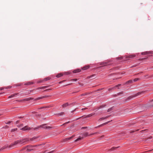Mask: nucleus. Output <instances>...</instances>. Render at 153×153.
<instances>
[{
  "label": "nucleus",
  "instance_id": "obj_1",
  "mask_svg": "<svg viewBox=\"0 0 153 153\" xmlns=\"http://www.w3.org/2000/svg\"><path fill=\"white\" fill-rule=\"evenodd\" d=\"M29 141V138H22L12 143L9 146V147L14 148L18 146L25 145Z\"/></svg>",
  "mask_w": 153,
  "mask_h": 153
},
{
  "label": "nucleus",
  "instance_id": "obj_2",
  "mask_svg": "<svg viewBox=\"0 0 153 153\" xmlns=\"http://www.w3.org/2000/svg\"><path fill=\"white\" fill-rule=\"evenodd\" d=\"M95 134L94 133H92L91 134H88V133L87 132H85V133H84L82 134V136H80L79 137L76 139L75 141V142H77L79 140H82L84 138L88 137L89 136H91L92 135H93L94 134Z\"/></svg>",
  "mask_w": 153,
  "mask_h": 153
},
{
  "label": "nucleus",
  "instance_id": "obj_3",
  "mask_svg": "<svg viewBox=\"0 0 153 153\" xmlns=\"http://www.w3.org/2000/svg\"><path fill=\"white\" fill-rule=\"evenodd\" d=\"M32 148L33 147L31 145H28L25 147L23 149V150H25L27 152H28L33 149Z\"/></svg>",
  "mask_w": 153,
  "mask_h": 153
},
{
  "label": "nucleus",
  "instance_id": "obj_4",
  "mask_svg": "<svg viewBox=\"0 0 153 153\" xmlns=\"http://www.w3.org/2000/svg\"><path fill=\"white\" fill-rule=\"evenodd\" d=\"M142 93H143V92H139L134 95L130 96L128 97L127 98V100H130L134 97H137L138 95H140Z\"/></svg>",
  "mask_w": 153,
  "mask_h": 153
},
{
  "label": "nucleus",
  "instance_id": "obj_5",
  "mask_svg": "<svg viewBox=\"0 0 153 153\" xmlns=\"http://www.w3.org/2000/svg\"><path fill=\"white\" fill-rule=\"evenodd\" d=\"M153 106V99L149 102L146 104L145 105V107H151Z\"/></svg>",
  "mask_w": 153,
  "mask_h": 153
},
{
  "label": "nucleus",
  "instance_id": "obj_6",
  "mask_svg": "<svg viewBox=\"0 0 153 153\" xmlns=\"http://www.w3.org/2000/svg\"><path fill=\"white\" fill-rule=\"evenodd\" d=\"M38 137H33L31 138H29V141H37V140H36V139L38 138Z\"/></svg>",
  "mask_w": 153,
  "mask_h": 153
},
{
  "label": "nucleus",
  "instance_id": "obj_7",
  "mask_svg": "<svg viewBox=\"0 0 153 153\" xmlns=\"http://www.w3.org/2000/svg\"><path fill=\"white\" fill-rule=\"evenodd\" d=\"M48 86H42L36 89V90H40V89H44L48 87Z\"/></svg>",
  "mask_w": 153,
  "mask_h": 153
},
{
  "label": "nucleus",
  "instance_id": "obj_8",
  "mask_svg": "<svg viewBox=\"0 0 153 153\" xmlns=\"http://www.w3.org/2000/svg\"><path fill=\"white\" fill-rule=\"evenodd\" d=\"M46 124H43L42 125H41L40 126V127L44 128H52L51 127H50L49 126H45Z\"/></svg>",
  "mask_w": 153,
  "mask_h": 153
},
{
  "label": "nucleus",
  "instance_id": "obj_9",
  "mask_svg": "<svg viewBox=\"0 0 153 153\" xmlns=\"http://www.w3.org/2000/svg\"><path fill=\"white\" fill-rule=\"evenodd\" d=\"M109 117V116H106V117H102V118L99 119L98 120V121H101L102 120H104L105 119H107Z\"/></svg>",
  "mask_w": 153,
  "mask_h": 153
},
{
  "label": "nucleus",
  "instance_id": "obj_10",
  "mask_svg": "<svg viewBox=\"0 0 153 153\" xmlns=\"http://www.w3.org/2000/svg\"><path fill=\"white\" fill-rule=\"evenodd\" d=\"M30 128H28L27 127V126H25V127H23L22 129L23 130H30Z\"/></svg>",
  "mask_w": 153,
  "mask_h": 153
},
{
  "label": "nucleus",
  "instance_id": "obj_11",
  "mask_svg": "<svg viewBox=\"0 0 153 153\" xmlns=\"http://www.w3.org/2000/svg\"><path fill=\"white\" fill-rule=\"evenodd\" d=\"M81 71V69H77L74 70L73 71V72L74 73H76L80 72Z\"/></svg>",
  "mask_w": 153,
  "mask_h": 153
},
{
  "label": "nucleus",
  "instance_id": "obj_12",
  "mask_svg": "<svg viewBox=\"0 0 153 153\" xmlns=\"http://www.w3.org/2000/svg\"><path fill=\"white\" fill-rule=\"evenodd\" d=\"M95 74H93L90 76H88L87 77V78L88 79H93V78L94 77H95Z\"/></svg>",
  "mask_w": 153,
  "mask_h": 153
},
{
  "label": "nucleus",
  "instance_id": "obj_13",
  "mask_svg": "<svg viewBox=\"0 0 153 153\" xmlns=\"http://www.w3.org/2000/svg\"><path fill=\"white\" fill-rule=\"evenodd\" d=\"M111 122V121H108L107 122H106V123H103L102 124H101L100 125H99V126H98V127H100L101 126H104V125H105L106 124H107L108 123H109V122Z\"/></svg>",
  "mask_w": 153,
  "mask_h": 153
},
{
  "label": "nucleus",
  "instance_id": "obj_14",
  "mask_svg": "<svg viewBox=\"0 0 153 153\" xmlns=\"http://www.w3.org/2000/svg\"><path fill=\"white\" fill-rule=\"evenodd\" d=\"M49 97L48 96L45 95V96H43L42 97H39L37 98V99L39 100V99H42L43 98H45V97Z\"/></svg>",
  "mask_w": 153,
  "mask_h": 153
},
{
  "label": "nucleus",
  "instance_id": "obj_15",
  "mask_svg": "<svg viewBox=\"0 0 153 153\" xmlns=\"http://www.w3.org/2000/svg\"><path fill=\"white\" fill-rule=\"evenodd\" d=\"M33 84V82H27L25 83L24 85H28L32 84Z\"/></svg>",
  "mask_w": 153,
  "mask_h": 153
},
{
  "label": "nucleus",
  "instance_id": "obj_16",
  "mask_svg": "<svg viewBox=\"0 0 153 153\" xmlns=\"http://www.w3.org/2000/svg\"><path fill=\"white\" fill-rule=\"evenodd\" d=\"M89 68V66L88 65H87L85 66L82 68V69L83 70H85L88 69Z\"/></svg>",
  "mask_w": 153,
  "mask_h": 153
},
{
  "label": "nucleus",
  "instance_id": "obj_17",
  "mask_svg": "<svg viewBox=\"0 0 153 153\" xmlns=\"http://www.w3.org/2000/svg\"><path fill=\"white\" fill-rule=\"evenodd\" d=\"M121 85V84H119L118 85H115L114 87L112 88V89H115L116 88H119L118 87L120 86Z\"/></svg>",
  "mask_w": 153,
  "mask_h": 153
},
{
  "label": "nucleus",
  "instance_id": "obj_18",
  "mask_svg": "<svg viewBox=\"0 0 153 153\" xmlns=\"http://www.w3.org/2000/svg\"><path fill=\"white\" fill-rule=\"evenodd\" d=\"M133 82V81L132 80H130L128 81L126 83V84H129L132 83Z\"/></svg>",
  "mask_w": 153,
  "mask_h": 153
},
{
  "label": "nucleus",
  "instance_id": "obj_19",
  "mask_svg": "<svg viewBox=\"0 0 153 153\" xmlns=\"http://www.w3.org/2000/svg\"><path fill=\"white\" fill-rule=\"evenodd\" d=\"M17 95V93H15L14 94H12L11 95L9 96L8 97V98H11L12 97H14L15 95Z\"/></svg>",
  "mask_w": 153,
  "mask_h": 153
},
{
  "label": "nucleus",
  "instance_id": "obj_20",
  "mask_svg": "<svg viewBox=\"0 0 153 153\" xmlns=\"http://www.w3.org/2000/svg\"><path fill=\"white\" fill-rule=\"evenodd\" d=\"M63 76V74L61 73H60L56 75V77L58 78L60 77Z\"/></svg>",
  "mask_w": 153,
  "mask_h": 153
},
{
  "label": "nucleus",
  "instance_id": "obj_21",
  "mask_svg": "<svg viewBox=\"0 0 153 153\" xmlns=\"http://www.w3.org/2000/svg\"><path fill=\"white\" fill-rule=\"evenodd\" d=\"M50 107V106H43V107H41L38 108V110H39V109H42V108H49Z\"/></svg>",
  "mask_w": 153,
  "mask_h": 153
},
{
  "label": "nucleus",
  "instance_id": "obj_22",
  "mask_svg": "<svg viewBox=\"0 0 153 153\" xmlns=\"http://www.w3.org/2000/svg\"><path fill=\"white\" fill-rule=\"evenodd\" d=\"M50 79L51 78L50 77H48L44 78V79H43V80H44V81H47L50 80Z\"/></svg>",
  "mask_w": 153,
  "mask_h": 153
},
{
  "label": "nucleus",
  "instance_id": "obj_23",
  "mask_svg": "<svg viewBox=\"0 0 153 153\" xmlns=\"http://www.w3.org/2000/svg\"><path fill=\"white\" fill-rule=\"evenodd\" d=\"M120 146H118V147H112L111 149H110V151H111L112 150H114L115 149H117V148H118Z\"/></svg>",
  "mask_w": 153,
  "mask_h": 153
},
{
  "label": "nucleus",
  "instance_id": "obj_24",
  "mask_svg": "<svg viewBox=\"0 0 153 153\" xmlns=\"http://www.w3.org/2000/svg\"><path fill=\"white\" fill-rule=\"evenodd\" d=\"M144 55H145V54H149L151 53V52H150L146 51V52H144Z\"/></svg>",
  "mask_w": 153,
  "mask_h": 153
},
{
  "label": "nucleus",
  "instance_id": "obj_25",
  "mask_svg": "<svg viewBox=\"0 0 153 153\" xmlns=\"http://www.w3.org/2000/svg\"><path fill=\"white\" fill-rule=\"evenodd\" d=\"M68 103H67L63 104L62 105V106L64 107H66V106H68Z\"/></svg>",
  "mask_w": 153,
  "mask_h": 153
},
{
  "label": "nucleus",
  "instance_id": "obj_26",
  "mask_svg": "<svg viewBox=\"0 0 153 153\" xmlns=\"http://www.w3.org/2000/svg\"><path fill=\"white\" fill-rule=\"evenodd\" d=\"M135 56V55H130L129 56V57L130 58H133Z\"/></svg>",
  "mask_w": 153,
  "mask_h": 153
},
{
  "label": "nucleus",
  "instance_id": "obj_27",
  "mask_svg": "<svg viewBox=\"0 0 153 153\" xmlns=\"http://www.w3.org/2000/svg\"><path fill=\"white\" fill-rule=\"evenodd\" d=\"M139 79H140L139 78H135L133 80V81L134 82H136V81L139 80Z\"/></svg>",
  "mask_w": 153,
  "mask_h": 153
},
{
  "label": "nucleus",
  "instance_id": "obj_28",
  "mask_svg": "<svg viewBox=\"0 0 153 153\" xmlns=\"http://www.w3.org/2000/svg\"><path fill=\"white\" fill-rule=\"evenodd\" d=\"M64 114V113L63 112H61V113H59L58 114L59 115V116H61V115H63Z\"/></svg>",
  "mask_w": 153,
  "mask_h": 153
},
{
  "label": "nucleus",
  "instance_id": "obj_29",
  "mask_svg": "<svg viewBox=\"0 0 153 153\" xmlns=\"http://www.w3.org/2000/svg\"><path fill=\"white\" fill-rule=\"evenodd\" d=\"M105 106V105H102L101 106H100V107H99L98 108V109H99L101 108H103V107H104Z\"/></svg>",
  "mask_w": 153,
  "mask_h": 153
},
{
  "label": "nucleus",
  "instance_id": "obj_30",
  "mask_svg": "<svg viewBox=\"0 0 153 153\" xmlns=\"http://www.w3.org/2000/svg\"><path fill=\"white\" fill-rule=\"evenodd\" d=\"M94 114H88L87 116V117H91V116H92L93 115H94Z\"/></svg>",
  "mask_w": 153,
  "mask_h": 153
},
{
  "label": "nucleus",
  "instance_id": "obj_31",
  "mask_svg": "<svg viewBox=\"0 0 153 153\" xmlns=\"http://www.w3.org/2000/svg\"><path fill=\"white\" fill-rule=\"evenodd\" d=\"M6 148V147H3L1 148L0 149V151L3 150L4 149H5Z\"/></svg>",
  "mask_w": 153,
  "mask_h": 153
},
{
  "label": "nucleus",
  "instance_id": "obj_32",
  "mask_svg": "<svg viewBox=\"0 0 153 153\" xmlns=\"http://www.w3.org/2000/svg\"><path fill=\"white\" fill-rule=\"evenodd\" d=\"M74 136H73L72 137H69V138H66L65 139V140H69L70 139H71V138L72 137H74Z\"/></svg>",
  "mask_w": 153,
  "mask_h": 153
},
{
  "label": "nucleus",
  "instance_id": "obj_33",
  "mask_svg": "<svg viewBox=\"0 0 153 153\" xmlns=\"http://www.w3.org/2000/svg\"><path fill=\"white\" fill-rule=\"evenodd\" d=\"M108 64V63L107 62H104V63H102V65H107Z\"/></svg>",
  "mask_w": 153,
  "mask_h": 153
},
{
  "label": "nucleus",
  "instance_id": "obj_34",
  "mask_svg": "<svg viewBox=\"0 0 153 153\" xmlns=\"http://www.w3.org/2000/svg\"><path fill=\"white\" fill-rule=\"evenodd\" d=\"M44 81H45L44 80H43V79H42V80H40V81H38V83H41V82H43Z\"/></svg>",
  "mask_w": 153,
  "mask_h": 153
},
{
  "label": "nucleus",
  "instance_id": "obj_35",
  "mask_svg": "<svg viewBox=\"0 0 153 153\" xmlns=\"http://www.w3.org/2000/svg\"><path fill=\"white\" fill-rule=\"evenodd\" d=\"M27 100L26 99H24V100H19L18 101H19V102H22V101H25V100Z\"/></svg>",
  "mask_w": 153,
  "mask_h": 153
},
{
  "label": "nucleus",
  "instance_id": "obj_36",
  "mask_svg": "<svg viewBox=\"0 0 153 153\" xmlns=\"http://www.w3.org/2000/svg\"><path fill=\"white\" fill-rule=\"evenodd\" d=\"M112 108H109L108 109V112H109L111 110H112Z\"/></svg>",
  "mask_w": 153,
  "mask_h": 153
},
{
  "label": "nucleus",
  "instance_id": "obj_37",
  "mask_svg": "<svg viewBox=\"0 0 153 153\" xmlns=\"http://www.w3.org/2000/svg\"><path fill=\"white\" fill-rule=\"evenodd\" d=\"M45 145V144L44 143H43L42 144H38L37 146H40L42 145Z\"/></svg>",
  "mask_w": 153,
  "mask_h": 153
},
{
  "label": "nucleus",
  "instance_id": "obj_38",
  "mask_svg": "<svg viewBox=\"0 0 153 153\" xmlns=\"http://www.w3.org/2000/svg\"><path fill=\"white\" fill-rule=\"evenodd\" d=\"M10 123H11V122H10V121H9V122H8L7 123H6V124H10Z\"/></svg>",
  "mask_w": 153,
  "mask_h": 153
},
{
  "label": "nucleus",
  "instance_id": "obj_39",
  "mask_svg": "<svg viewBox=\"0 0 153 153\" xmlns=\"http://www.w3.org/2000/svg\"><path fill=\"white\" fill-rule=\"evenodd\" d=\"M86 95L85 94H81V96H84V95Z\"/></svg>",
  "mask_w": 153,
  "mask_h": 153
},
{
  "label": "nucleus",
  "instance_id": "obj_40",
  "mask_svg": "<svg viewBox=\"0 0 153 153\" xmlns=\"http://www.w3.org/2000/svg\"><path fill=\"white\" fill-rule=\"evenodd\" d=\"M148 76H145V78L146 79H148Z\"/></svg>",
  "mask_w": 153,
  "mask_h": 153
},
{
  "label": "nucleus",
  "instance_id": "obj_41",
  "mask_svg": "<svg viewBox=\"0 0 153 153\" xmlns=\"http://www.w3.org/2000/svg\"><path fill=\"white\" fill-rule=\"evenodd\" d=\"M152 137H149V139H151L152 138Z\"/></svg>",
  "mask_w": 153,
  "mask_h": 153
},
{
  "label": "nucleus",
  "instance_id": "obj_42",
  "mask_svg": "<svg viewBox=\"0 0 153 153\" xmlns=\"http://www.w3.org/2000/svg\"><path fill=\"white\" fill-rule=\"evenodd\" d=\"M76 79H72V80H73V81H76Z\"/></svg>",
  "mask_w": 153,
  "mask_h": 153
},
{
  "label": "nucleus",
  "instance_id": "obj_43",
  "mask_svg": "<svg viewBox=\"0 0 153 153\" xmlns=\"http://www.w3.org/2000/svg\"><path fill=\"white\" fill-rule=\"evenodd\" d=\"M3 89V88H0V90H2Z\"/></svg>",
  "mask_w": 153,
  "mask_h": 153
},
{
  "label": "nucleus",
  "instance_id": "obj_44",
  "mask_svg": "<svg viewBox=\"0 0 153 153\" xmlns=\"http://www.w3.org/2000/svg\"><path fill=\"white\" fill-rule=\"evenodd\" d=\"M87 127H83L82 128H86Z\"/></svg>",
  "mask_w": 153,
  "mask_h": 153
},
{
  "label": "nucleus",
  "instance_id": "obj_45",
  "mask_svg": "<svg viewBox=\"0 0 153 153\" xmlns=\"http://www.w3.org/2000/svg\"><path fill=\"white\" fill-rule=\"evenodd\" d=\"M85 108H82V110H85Z\"/></svg>",
  "mask_w": 153,
  "mask_h": 153
},
{
  "label": "nucleus",
  "instance_id": "obj_46",
  "mask_svg": "<svg viewBox=\"0 0 153 153\" xmlns=\"http://www.w3.org/2000/svg\"><path fill=\"white\" fill-rule=\"evenodd\" d=\"M17 129V128H15V129H14V131H15V130H16Z\"/></svg>",
  "mask_w": 153,
  "mask_h": 153
},
{
  "label": "nucleus",
  "instance_id": "obj_47",
  "mask_svg": "<svg viewBox=\"0 0 153 153\" xmlns=\"http://www.w3.org/2000/svg\"><path fill=\"white\" fill-rule=\"evenodd\" d=\"M69 122H67L65 123V124H66V123H68Z\"/></svg>",
  "mask_w": 153,
  "mask_h": 153
},
{
  "label": "nucleus",
  "instance_id": "obj_48",
  "mask_svg": "<svg viewBox=\"0 0 153 153\" xmlns=\"http://www.w3.org/2000/svg\"><path fill=\"white\" fill-rule=\"evenodd\" d=\"M75 110H73L72 112H74V111H75Z\"/></svg>",
  "mask_w": 153,
  "mask_h": 153
},
{
  "label": "nucleus",
  "instance_id": "obj_49",
  "mask_svg": "<svg viewBox=\"0 0 153 153\" xmlns=\"http://www.w3.org/2000/svg\"><path fill=\"white\" fill-rule=\"evenodd\" d=\"M36 129V128H34V129L35 130V129Z\"/></svg>",
  "mask_w": 153,
  "mask_h": 153
},
{
  "label": "nucleus",
  "instance_id": "obj_50",
  "mask_svg": "<svg viewBox=\"0 0 153 153\" xmlns=\"http://www.w3.org/2000/svg\"><path fill=\"white\" fill-rule=\"evenodd\" d=\"M32 113H35L34 112H32Z\"/></svg>",
  "mask_w": 153,
  "mask_h": 153
},
{
  "label": "nucleus",
  "instance_id": "obj_51",
  "mask_svg": "<svg viewBox=\"0 0 153 153\" xmlns=\"http://www.w3.org/2000/svg\"><path fill=\"white\" fill-rule=\"evenodd\" d=\"M145 130H144V131H145Z\"/></svg>",
  "mask_w": 153,
  "mask_h": 153
},
{
  "label": "nucleus",
  "instance_id": "obj_52",
  "mask_svg": "<svg viewBox=\"0 0 153 153\" xmlns=\"http://www.w3.org/2000/svg\"><path fill=\"white\" fill-rule=\"evenodd\" d=\"M46 90H45V91H46Z\"/></svg>",
  "mask_w": 153,
  "mask_h": 153
}]
</instances>
